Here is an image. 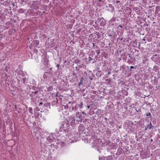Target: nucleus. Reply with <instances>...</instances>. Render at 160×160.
Instances as JSON below:
<instances>
[{
    "label": "nucleus",
    "instance_id": "21",
    "mask_svg": "<svg viewBox=\"0 0 160 160\" xmlns=\"http://www.w3.org/2000/svg\"><path fill=\"white\" fill-rule=\"evenodd\" d=\"M128 56L130 58H131V57H132V55L131 54H128Z\"/></svg>",
    "mask_w": 160,
    "mask_h": 160
},
{
    "label": "nucleus",
    "instance_id": "38",
    "mask_svg": "<svg viewBox=\"0 0 160 160\" xmlns=\"http://www.w3.org/2000/svg\"><path fill=\"white\" fill-rule=\"evenodd\" d=\"M119 61H120V60H121V59H120H120H119Z\"/></svg>",
    "mask_w": 160,
    "mask_h": 160
},
{
    "label": "nucleus",
    "instance_id": "22",
    "mask_svg": "<svg viewBox=\"0 0 160 160\" xmlns=\"http://www.w3.org/2000/svg\"><path fill=\"white\" fill-rule=\"evenodd\" d=\"M125 54L124 53H123V54H122L121 55V57H122L123 56H124V55H125Z\"/></svg>",
    "mask_w": 160,
    "mask_h": 160
},
{
    "label": "nucleus",
    "instance_id": "9",
    "mask_svg": "<svg viewBox=\"0 0 160 160\" xmlns=\"http://www.w3.org/2000/svg\"><path fill=\"white\" fill-rule=\"evenodd\" d=\"M58 101V98H57L55 99L54 100V101L52 102L51 103V105L52 106H53L56 104L57 103Z\"/></svg>",
    "mask_w": 160,
    "mask_h": 160
},
{
    "label": "nucleus",
    "instance_id": "16",
    "mask_svg": "<svg viewBox=\"0 0 160 160\" xmlns=\"http://www.w3.org/2000/svg\"><path fill=\"white\" fill-rule=\"evenodd\" d=\"M83 105V103L82 102H81L79 105V107L80 108H82Z\"/></svg>",
    "mask_w": 160,
    "mask_h": 160
},
{
    "label": "nucleus",
    "instance_id": "37",
    "mask_svg": "<svg viewBox=\"0 0 160 160\" xmlns=\"http://www.w3.org/2000/svg\"><path fill=\"white\" fill-rule=\"evenodd\" d=\"M151 141H152V139H151Z\"/></svg>",
    "mask_w": 160,
    "mask_h": 160
},
{
    "label": "nucleus",
    "instance_id": "13",
    "mask_svg": "<svg viewBox=\"0 0 160 160\" xmlns=\"http://www.w3.org/2000/svg\"><path fill=\"white\" fill-rule=\"evenodd\" d=\"M26 11V10L25 9H22V8H20L18 10V12L19 13H24L25 11Z\"/></svg>",
    "mask_w": 160,
    "mask_h": 160
},
{
    "label": "nucleus",
    "instance_id": "36",
    "mask_svg": "<svg viewBox=\"0 0 160 160\" xmlns=\"http://www.w3.org/2000/svg\"><path fill=\"white\" fill-rule=\"evenodd\" d=\"M119 52H121V50H120V51H119Z\"/></svg>",
    "mask_w": 160,
    "mask_h": 160
},
{
    "label": "nucleus",
    "instance_id": "35",
    "mask_svg": "<svg viewBox=\"0 0 160 160\" xmlns=\"http://www.w3.org/2000/svg\"><path fill=\"white\" fill-rule=\"evenodd\" d=\"M92 44H93V46H94V43H93Z\"/></svg>",
    "mask_w": 160,
    "mask_h": 160
},
{
    "label": "nucleus",
    "instance_id": "6",
    "mask_svg": "<svg viewBox=\"0 0 160 160\" xmlns=\"http://www.w3.org/2000/svg\"><path fill=\"white\" fill-rule=\"evenodd\" d=\"M38 93V92L37 91H36L34 92H32L30 94V96L32 98H34L35 97H36L37 96H36L35 94L37 95Z\"/></svg>",
    "mask_w": 160,
    "mask_h": 160
},
{
    "label": "nucleus",
    "instance_id": "39",
    "mask_svg": "<svg viewBox=\"0 0 160 160\" xmlns=\"http://www.w3.org/2000/svg\"><path fill=\"white\" fill-rule=\"evenodd\" d=\"M110 73V72H108V74H109Z\"/></svg>",
    "mask_w": 160,
    "mask_h": 160
},
{
    "label": "nucleus",
    "instance_id": "5",
    "mask_svg": "<svg viewBox=\"0 0 160 160\" xmlns=\"http://www.w3.org/2000/svg\"><path fill=\"white\" fill-rule=\"evenodd\" d=\"M99 144H100L98 140L97 139L94 140L93 142H92V146L93 148H94L95 147H99Z\"/></svg>",
    "mask_w": 160,
    "mask_h": 160
},
{
    "label": "nucleus",
    "instance_id": "27",
    "mask_svg": "<svg viewBox=\"0 0 160 160\" xmlns=\"http://www.w3.org/2000/svg\"><path fill=\"white\" fill-rule=\"evenodd\" d=\"M118 27H120L121 28H122V26L121 25H119Z\"/></svg>",
    "mask_w": 160,
    "mask_h": 160
},
{
    "label": "nucleus",
    "instance_id": "20",
    "mask_svg": "<svg viewBox=\"0 0 160 160\" xmlns=\"http://www.w3.org/2000/svg\"><path fill=\"white\" fill-rule=\"evenodd\" d=\"M58 92H57L56 93V95L55 96V97H58Z\"/></svg>",
    "mask_w": 160,
    "mask_h": 160
},
{
    "label": "nucleus",
    "instance_id": "10",
    "mask_svg": "<svg viewBox=\"0 0 160 160\" xmlns=\"http://www.w3.org/2000/svg\"><path fill=\"white\" fill-rule=\"evenodd\" d=\"M76 116L77 118H78L79 119H81L82 118V115L81 114H80L79 112H76Z\"/></svg>",
    "mask_w": 160,
    "mask_h": 160
},
{
    "label": "nucleus",
    "instance_id": "33",
    "mask_svg": "<svg viewBox=\"0 0 160 160\" xmlns=\"http://www.w3.org/2000/svg\"><path fill=\"white\" fill-rule=\"evenodd\" d=\"M142 40H143V41H145V39H142Z\"/></svg>",
    "mask_w": 160,
    "mask_h": 160
},
{
    "label": "nucleus",
    "instance_id": "32",
    "mask_svg": "<svg viewBox=\"0 0 160 160\" xmlns=\"http://www.w3.org/2000/svg\"><path fill=\"white\" fill-rule=\"evenodd\" d=\"M160 8V7L158 6L157 7V8Z\"/></svg>",
    "mask_w": 160,
    "mask_h": 160
},
{
    "label": "nucleus",
    "instance_id": "4",
    "mask_svg": "<svg viewBox=\"0 0 160 160\" xmlns=\"http://www.w3.org/2000/svg\"><path fill=\"white\" fill-rule=\"evenodd\" d=\"M68 138V139L67 138V141L69 142L70 143L75 142L74 138L73 137L72 135H69Z\"/></svg>",
    "mask_w": 160,
    "mask_h": 160
},
{
    "label": "nucleus",
    "instance_id": "34",
    "mask_svg": "<svg viewBox=\"0 0 160 160\" xmlns=\"http://www.w3.org/2000/svg\"><path fill=\"white\" fill-rule=\"evenodd\" d=\"M22 79L23 81H24L25 80V79L24 78H23Z\"/></svg>",
    "mask_w": 160,
    "mask_h": 160
},
{
    "label": "nucleus",
    "instance_id": "12",
    "mask_svg": "<svg viewBox=\"0 0 160 160\" xmlns=\"http://www.w3.org/2000/svg\"><path fill=\"white\" fill-rule=\"evenodd\" d=\"M153 127L154 126L152 125L151 123H150L147 126V128L150 129L153 128Z\"/></svg>",
    "mask_w": 160,
    "mask_h": 160
},
{
    "label": "nucleus",
    "instance_id": "17",
    "mask_svg": "<svg viewBox=\"0 0 160 160\" xmlns=\"http://www.w3.org/2000/svg\"><path fill=\"white\" fill-rule=\"evenodd\" d=\"M92 60V59L91 57H88V61L89 62H90Z\"/></svg>",
    "mask_w": 160,
    "mask_h": 160
},
{
    "label": "nucleus",
    "instance_id": "24",
    "mask_svg": "<svg viewBox=\"0 0 160 160\" xmlns=\"http://www.w3.org/2000/svg\"><path fill=\"white\" fill-rule=\"evenodd\" d=\"M42 102H40L39 104V106H40L41 105H42Z\"/></svg>",
    "mask_w": 160,
    "mask_h": 160
},
{
    "label": "nucleus",
    "instance_id": "8",
    "mask_svg": "<svg viewBox=\"0 0 160 160\" xmlns=\"http://www.w3.org/2000/svg\"><path fill=\"white\" fill-rule=\"evenodd\" d=\"M84 128V127L82 124H81L78 127L79 131L82 132V131Z\"/></svg>",
    "mask_w": 160,
    "mask_h": 160
},
{
    "label": "nucleus",
    "instance_id": "3",
    "mask_svg": "<svg viewBox=\"0 0 160 160\" xmlns=\"http://www.w3.org/2000/svg\"><path fill=\"white\" fill-rule=\"evenodd\" d=\"M157 56V55H156L154 57H152V60L155 62L156 64L160 65V57L158 56L157 57L155 58V57Z\"/></svg>",
    "mask_w": 160,
    "mask_h": 160
},
{
    "label": "nucleus",
    "instance_id": "29",
    "mask_svg": "<svg viewBox=\"0 0 160 160\" xmlns=\"http://www.w3.org/2000/svg\"><path fill=\"white\" fill-rule=\"evenodd\" d=\"M116 3H118L119 2V1H117L116 2Z\"/></svg>",
    "mask_w": 160,
    "mask_h": 160
},
{
    "label": "nucleus",
    "instance_id": "25",
    "mask_svg": "<svg viewBox=\"0 0 160 160\" xmlns=\"http://www.w3.org/2000/svg\"><path fill=\"white\" fill-rule=\"evenodd\" d=\"M130 68L131 69H132V68H134V67H133V66H131L130 67Z\"/></svg>",
    "mask_w": 160,
    "mask_h": 160
},
{
    "label": "nucleus",
    "instance_id": "15",
    "mask_svg": "<svg viewBox=\"0 0 160 160\" xmlns=\"http://www.w3.org/2000/svg\"><path fill=\"white\" fill-rule=\"evenodd\" d=\"M106 160H112V157L111 156L107 157L106 158Z\"/></svg>",
    "mask_w": 160,
    "mask_h": 160
},
{
    "label": "nucleus",
    "instance_id": "14",
    "mask_svg": "<svg viewBox=\"0 0 160 160\" xmlns=\"http://www.w3.org/2000/svg\"><path fill=\"white\" fill-rule=\"evenodd\" d=\"M28 112L31 114H32V113H33L32 108H31V107L29 108H28Z\"/></svg>",
    "mask_w": 160,
    "mask_h": 160
},
{
    "label": "nucleus",
    "instance_id": "28",
    "mask_svg": "<svg viewBox=\"0 0 160 160\" xmlns=\"http://www.w3.org/2000/svg\"><path fill=\"white\" fill-rule=\"evenodd\" d=\"M90 107V106H87V108L88 109H89Z\"/></svg>",
    "mask_w": 160,
    "mask_h": 160
},
{
    "label": "nucleus",
    "instance_id": "19",
    "mask_svg": "<svg viewBox=\"0 0 160 160\" xmlns=\"http://www.w3.org/2000/svg\"><path fill=\"white\" fill-rule=\"evenodd\" d=\"M6 76H7L8 77V75H7V74H5V77H6V78H5V80H7V78Z\"/></svg>",
    "mask_w": 160,
    "mask_h": 160
},
{
    "label": "nucleus",
    "instance_id": "7",
    "mask_svg": "<svg viewBox=\"0 0 160 160\" xmlns=\"http://www.w3.org/2000/svg\"><path fill=\"white\" fill-rule=\"evenodd\" d=\"M42 61L43 62L45 65H47L48 64V60L46 58H43L42 59Z\"/></svg>",
    "mask_w": 160,
    "mask_h": 160
},
{
    "label": "nucleus",
    "instance_id": "23",
    "mask_svg": "<svg viewBox=\"0 0 160 160\" xmlns=\"http://www.w3.org/2000/svg\"><path fill=\"white\" fill-rule=\"evenodd\" d=\"M46 77V75L45 74H44L43 75V78L45 79V77Z\"/></svg>",
    "mask_w": 160,
    "mask_h": 160
},
{
    "label": "nucleus",
    "instance_id": "26",
    "mask_svg": "<svg viewBox=\"0 0 160 160\" xmlns=\"http://www.w3.org/2000/svg\"><path fill=\"white\" fill-rule=\"evenodd\" d=\"M82 84V82H80L79 83L78 85L79 86H80Z\"/></svg>",
    "mask_w": 160,
    "mask_h": 160
},
{
    "label": "nucleus",
    "instance_id": "18",
    "mask_svg": "<svg viewBox=\"0 0 160 160\" xmlns=\"http://www.w3.org/2000/svg\"><path fill=\"white\" fill-rule=\"evenodd\" d=\"M146 116H151V114L149 112V113H147Z\"/></svg>",
    "mask_w": 160,
    "mask_h": 160
},
{
    "label": "nucleus",
    "instance_id": "30",
    "mask_svg": "<svg viewBox=\"0 0 160 160\" xmlns=\"http://www.w3.org/2000/svg\"><path fill=\"white\" fill-rule=\"evenodd\" d=\"M59 65L58 64H57L56 67H57L58 68L59 67Z\"/></svg>",
    "mask_w": 160,
    "mask_h": 160
},
{
    "label": "nucleus",
    "instance_id": "11",
    "mask_svg": "<svg viewBox=\"0 0 160 160\" xmlns=\"http://www.w3.org/2000/svg\"><path fill=\"white\" fill-rule=\"evenodd\" d=\"M54 139V138L52 136H49L47 138V140H49L50 142H52Z\"/></svg>",
    "mask_w": 160,
    "mask_h": 160
},
{
    "label": "nucleus",
    "instance_id": "1",
    "mask_svg": "<svg viewBox=\"0 0 160 160\" xmlns=\"http://www.w3.org/2000/svg\"><path fill=\"white\" fill-rule=\"evenodd\" d=\"M69 127V125L67 121L63 122L62 125L60 128V130L61 131H65Z\"/></svg>",
    "mask_w": 160,
    "mask_h": 160
},
{
    "label": "nucleus",
    "instance_id": "31",
    "mask_svg": "<svg viewBox=\"0 0 160 160\" xmlns=\"http://www.w3.org/2000/svg\"><path fill=\"white\" fill-rule=\"evenodd\" d=\"M82 113L83 114H85V113H84V112H82Z\"/></svg>",
    "mask_w": 160,
    "mask_h": 160
},
{
    "label": "nucleus",
    "instance_id": "2",
    "mask_svg": "<svg viewBox=\"0 0 160 160\" xmlns=\"http://www.w3.org/2000/svg\"><path fill=\"white\" fill-rule=\"evenodd\" d=\"M67 121L68 122L69 126L70 125L73 126L74 125H76V123L78 122V121H76V120L72 117H69L68 119L67 120Z\"/></svg>",
    "mask_w": 160,
    "mask_h": 160
}]
</instances>
